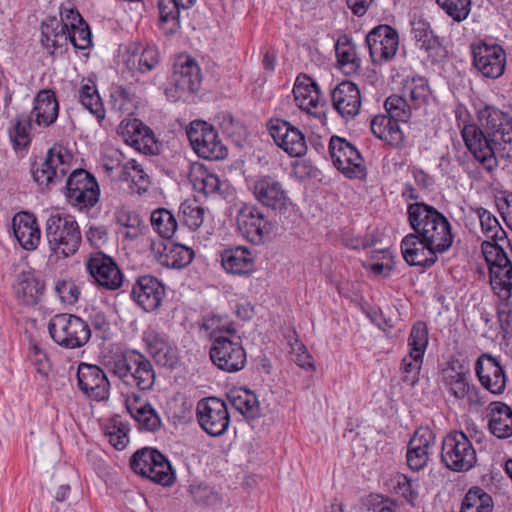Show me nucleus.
I'll return each mask as SVG.
<instances>
[{"mask_svg": "<svg viewBox=\"0 0 512 512\" xmlns=\"http://www.w3.org/2000/svg\"><path fill=\"white\" fill-rule=\"evenodd\" d=\"M450 471L467 472L477 463L476 451L463 431L450 432Z\"/></svg>", "mask_w": 512, "mask_h": 512, "instance_id": "obj_30", "label": "nucleus"}, {"mask_svg": "<svg viewBox=\"0 0 512 512\" xmlns=\"http://www.w3.org/2000/svg\"><path fill=\"white\" fill-rule=\"evenodd\" d=\"M296 105L308 114L315 115L316 109L322 101V95L317 83L308 75L297 76L293 87Z\"/></svg>", "mask_w": 512, "mask_h": 512, "instance_id": "obj_34", "label": "nucleus"}, {"mask_svg": "<svg viewBox=\"0 0 512 512\" xmlns=\"http://www.w3.org/2000/svg\"><path fill=\"white\" fill-rule=\"evenodd\" d=\"M40 30L41 46L49 55L53 56L58 49L67 45L69 33L67 23L63 21L62 15H60V19L55 16L47 17L41 22Z\"/></svg>", "mask_w": 512, "mask_h": 512, "instance_id": "obj_33", "label": "nucleus"}, {"mask_svg": "<svg viewBox=\"0 0 512 512\" xmlns=\"http://www.w3.org/2000/svg\"><path fill=\"white\" fill-rule=\"evenodd\" d=\"M191 182L194 189L205 196L221 195L222 186L225 185V182L221 181L216 174L202 168L192 173Z\"/></svg>", "mask_w": 512, "mask_h": 512, "instance_id": "obj_56", "label": "nucleus"}, {"mask_svg": "<svg viewBox=\"0 0 512 512\" xmlns=\"http://www.w3.org/2000/svg\"><path fill=\"white\" fill-rule=\"evenodd\" d=\"M49 249L57 258L75 255L82 243V234L76 218L71 214H52L46 221Z\"/></svg>", "mask_w": 512, "mask_h": 512, "instance_id": "obj_3", "label": "nucleus"}, {"mask_svg": "<svg viewBox=\"0 0 512 512\" xmlns=\"http://www.w3.org/2000/svg\"><path fill=\"white\" fill-rule=\"evenodd\" d=\"M78 100L81 105L94 115L100 125L105 120L106 111L97 89V85L90 79H83L78 90Z\"/></svg>", "mask_w": 512, "mask_h": 512, "instance_id": "obj_47", "label": "nucleus"}, {"mask_svg": "<svg viewBox=\"0 0 512 512\" xmlns=\"http://www.w3.org/2000/svg\"><path fill=\"white\" fill-rule=\"evenodd\" d=\"M329 153L334 166L349 179H365L367 169L358 149L345 138L332 136Z\"/></svg>", "mask_w": 512, "mask_h": 512, "instance_id": "obj_13", "label": "nucleus"}, {"mask_svg": "<svg viewBox=\"0 0 512 512\" xmlns=\"http://www.w3.org/2000/svg\"><path fill=\"white\" fill-rule=\"evenodd\" d=\"M186 134L198 157L210 161L226 158L228 149L212 124L203 120H194L186 128Z\"/></svg>", "mask_w": 512, "mask_h": 512, "instance_id": "obj_8", "label": "nucleus"}, {"mask_svg": "<svg viewBox=\"0 0 512 512\" xmlns=\"http://www.w3.org/2000/svg\"><path fill=\"white\" fill-rule=\"evenodd\" d=\"M384 107L387 112L386 116L398 124L400 122H408L411 117V111L414 109L411 103L402 95H392L388 97L385 100Z\"/></svg>", "mask_w": 512, "mask_h": 512, "instance_id": "obj_58", "label": "nucleus"}, {"mask_svg": "<svg viewBox=\"0 0 512 512\" xmlns=\"http://www.w3.org/2000/svg\"><path fill=\"white\" fill-rule=\"evenodd\" d=\"M435 444V435L428 427L418 428L407 445L406 461L413 471L422 470L429 460L430 449Z\"/></svg>", "mask_w": 512, "mask_h": 512, "instance_id": "obj_28", "label": "nucleus"}, {"mask_svg": "<svg viewBox=\"0 0 512 512\" xmlns=\"http://www.w3.org/2000/svg\"><path fill=\"white\" fill-rule=\"evenodd\" d=\"M171 81L178 91L179 98L182 94H191L198 91L201 84V70L195 59L191 57H179L174 63Z\"/></svg>", "mask_w": 512, "mask_h": 512, "instance_id": "obj_29", "label": "nucleus"}, {"mask_svg": "<svg viewBox=\"0 0 512 512\" xmlns=\"http://www.w3.org/2000/svg\"><path fill=\"white\" fill-rule=\"evenodd\" d=\"M481 230L488 240L481 244L482 253L489 269L492 284L512 290V255H508V242L512 241L498 219L483 207L475 210Z\"/></svg>", "mask_w": 512, "mask_h": 512, "instance_id": "obj_1", "label": "nucleus"}, {"mask_svg": "<svg viewBox=\"0 0 512 512\" xmlns=\"http://www.w3.org/2000/svg\"><path fill=\"white\" fill-rule=\"evenodd\" d=\"M86 269L95 283L106 290H117L123 284L124 276L116 261L103 252L91 253Z\"/></svg>", "mask_w": 512, "mask_h": 512, "instance_id": "obj_20", "label": "nucleus"}, {"mask_svg": "<svg viewBox=\"0 0 512 512\" xmlns=\"http://www.w3.org/2000/svg\"><path fill=\"white\" fill-rule=\"evenodd\" d=\"M48 332L52 340L65 349L81 348L91 338L90 325L80 316L70 313L54 315L49 320Z\"/></svg>", "mask_w": 512, "mask_h": 512, "instance_id": "obj_6", "label": "nucleus"}, {"mask_svg": "<svg viewBox=\"0 0 512 512\" xmlns=\"http://www.w3.org/2000/svg\"><path fill=\"white\" fill-rule=\"evenodd\" d=\"M494 500L480 486H472L462 499L460 512H493Z\"/></svg>", "mask_w": 512, "mask_h": 512, "instance_id": "obj_52", "label": "nucleus"}, {"mask_svg": "<svg viewBox=\"0 0 512 512\" xmlns=\"http://www.w3.org/2000/svg\"><path fill=\"white\" fill-rule=\"evenodd\" d=\"M196 417L200 427L213 437L223 435L230 424L228 406L217 397L201 399L196 406Z\"/></svg>", "mask_w": 512, "mask_h": 512, "instance_id": "obj_15", "label": "nucleus"}, {"mask_svg": "<svg viewBox=\"0 0 512 512\" xmlns=\"http://www.w3.org/2000/svg\"><path fill=\"white\" fill-rule=\"evenodd\" d=\"M407 219L413 234L425 240L440 239L448 241V220L435 207L424 202H415L407 207Z\"/></svg>", "mask_w": 512, "mask_h": 512, "instance_id": "obj_7", "label": "nucleus"}, {"mask_svg": "<svg viewBox=\"0 0 512 512\" xmlns=\"http://www.w3.org/2000/svg\"><path fill=\"white\" fill-rule=\"evenodd\" d=\"M103 365L126 386L148 391L155 384L154 366L150 359L138 350L125 349L111 352L104 356Z\"/></svg>", "mask_w": 512, "mask_h": 512, "instance_id": "obj_2", "label": "nucleus"}, {"mask_svg": "<svg viewBox=\"0 0 512 512\" xmlns=\"http://www.w3.org/2000/svg\"><path fill=\"white\" fill-rule=\"evenodd\" d=\"M478 122L485 127L496 160H512V115L494 105L476 110Z\"/></svg>", "mask_w": 512, "mask_h": 512, "instance_id": "obj_4", "label": "nucleus"}, {"mask_svg": "<svg viewBox=\"0 0 512 512\" xmlns=\"http://www.w3.org/2000/svg\"><path fill=\"white\" fill-rule=\"evenodd\" d=\"M116 179L129 183L130 188L138 194L145 193L150 185L148 174L135 159L125 162Z\"/></svg>", "mask_w": 512, "mask_h": 512, "instance_id": "obj_49", "label": "nucleus"}, {"mask_svg": "<svg viewBox=\"0 0 512 512\" xmlns=\"http://www.w3.org/2000/svg\"><path fill=\"white\" fill-rule=\"evenodd\" d=\"M181 219L191 230L198 229L204 220L205 210L195 200L185 201L180 206Z\"/></svg>", "mask_w": 512, "mask_h": 512, "instance_id": "obj_62", "label": "nucleus"}, {"mask_svg": "<svg viewBox=\"0 0 512 512\" xmlns=\"http://www.w3.org/2000/svg\"><path fill=\"white\" fill-rule=\"evenodd\" d=\"M104 436L117 450H123L129 443V425L120 415H114L102 425Z\"/></svg>", "mask_w": 512, "mask_h": 512, "instance_id": "obj_51", "label": "nucleus"}, {"mask_svg": "<svg viewBox=\"0 0 512 512\" xmlns=\"http://www.w3.org/2000/svg\"><path fill=\"white\" fill-rule=\"evenodd\" d=\"M422 355H415L409 351L401 361L402 381L407 385L414 386L419 380V373L423 363Z\"/></svg>", "mask_w": 512, "mask_h": 512, "instance_id": "obj_63", "label": "nucleus"}, {"mask_svg": "<svg viewBox=\"0 0 512 512\" xmlns=\"http://www.w3.org/2000/svg\"><path fill=\"white\" fill-rule=\"evenodd\" d=\"M475 374L481 386L494 395L504 393L507 384V375L500 360L489 354L482 353L476 360Z\"/></svg>", "mask_w": 512, "mask_h": 512, "instance_id": "obj_23", "label": "nucleus"}, {"mask_svg": "<svg viewBox=\"0 0 512 512\" xmlns=\"http://www.w3.org/2000/svg\"><path fill=\"white\" fill-rule=\"evenodd\" d=\"M110 110L119 117L133 115L138 108V97L131 86L112 84L109 88Z\"/></svg>", "mask_w": 512, "mask_h": 512, "instance_id": "obj_42", "label": "nucleus"}, {"mask_svg": "<svg viewBox=\"0 0 512 512\" xmlns=\"http://www.w3.org/2000/svg\"><path fill=\"white\" fill-rule=\"evenodd\" d=\"M28 114L31 115V120L34 118L39 127L51 126L59 114V103L54 91L51 89L40 90L34 99V107Z\"/></svg>", "mask_w": 512, "mask_h": 512, "instance_id": "obj_37", "label": "nucleus"}, {"mask_svg": "<svg viewBox=\"0 0 512 512\" xmlns=\"http://www.w3.org/2000/svg\"><path fill=\"white\" fill-rule=\"evenodd\" d=\"M200 328L209 333L210 339L213 341L218 336H225L223 333L235 336L236 329L227 316L218 314H208L202 318Z\"/></svg>", "mask_w": 512, "mask_h": 512, "instance_id": "obj_57", "label": "nucleus"}, {"mask_svg": "<svg viewBox=\"0 0 512 512\" xmlns=\"http://www.w3.org/2000/svg\"><path fill=\"white\" fill-rule=\"evenodd\" d=\"M454 112L467 149L486 170L495 169L498 166V161L494 156L492 143L489 141L491 137L487 136L485 127L480 123L477 125L471 122V115L462 104H458Z\"/></svg>", "mask_w": 512, "mask_h": 512, "instance_id": "obj_5", "label": "nucleus"}, {"mask_svg": "<svg viewBox=\"0 0 512 512\" xmlns=\"http://www.w3.org/2000/svg\"><path fill=\"white\" fill-rule=\"evenodd\" d=\"M448 249V241L436 238L425 240L420 235L409 233L401 241V252L410 266L430 267L437 260V253Z\"/></svg>", "mask_w": 512, "mask_h": 512, "instance_id": "obj_12", "label": "nucleus"}, {"mask_svg": "<svg viewBox=\"0 0 512 512\" xmlns=\"http://www.w3.org/2000/svg\"><path fill=\"white\" fill-rule=\"evenodd\" d=\"M412 39L416 45L424 49L429 56L440 57L445 52L442 40L431 29L430 23L422 14L414 13L410 21Z\"/></svg>", "mask_w": 512, "mask_h": 512, "instance_id": "obj_32", "label": "nucleus"}, {"mask_svg": "<svg viewBox=\"0 0 512 512\" xmlns=\"http://www.w3.org/2000/svg\"><path fill=\"white\" fill-rule=\"evenodd\" d=\"M391 482L393 483L395 493L401 495L411 505H414V502L418 497L417 480L408 477L405 474L397 473L391 479Z\"/></svg>", "mask_w": 512, "mask_h": 512, "instance_id": "obj_61", "label": "nucleus"}, {"mask_svg": "<svg viewBox=\"0 0 512 512\" xmlns=\"http://www.w3.org/2000/svg\"><path fill=\"white\" fill-rule=\"evenodd\" d=\"M160 62V54L155 46H146L139 53V49H129L125 64L131 71L146 73L156 68Z\"/></svg>", "mask_w": 512, "mask_h": 512, "instance_id": "obj_48", "label": "nucleus"}, {"mask_svg": "<svg viewBox=\"0 0 512 512\" xmlns=\"http://www.w3.org/2000/svg\"><path fill=\"white\" fill-rule=\"evenodd\" d=\"M12 228L15 238L25 250H34L37 247L41 232L32 213H17L12 219Z\"/></svg>", "mask_w": 512, "mask_h": 512, "instance_id": "obj_35", "label": "nucleus"}, {"mask_svg": "<svg viewBox=\"0 0 512 512\" xmlns=\"http://www.w3.org/2000/svg\"><path fill=\"white\" fill-rule=\"evenodd\" d=\"M11 124L12 126L8 131V135L14 150L17 151L27 148L31 143V115L27 113L18 114L11 121Z\"/></svg>", "mask_w": 512, "mask_h": 512, "instance_id": "obj_53", "label": "nucleus"}, {"mask_svg": "<svg viewBox=\"0 0 512 512\" xmlns=\"http://www.w3.org/2000/svg\"><path fill=\"white\" fill-rule=\"evenodd\" d=\"M72 154L62 146L51 147L40 164L33 163V180L41 187L50 189L60 183L71 168Z\"/></svg>", "mask_w": 512, "mask_h": 512, "instance_id": "obj_9", "label": "nucleus"}, {"mask_svg": "<svg viewBox=\"0 0 512 512\" xmlns=\"http://www.w3.org/2000/svg\"><path fill=\"white\" fill-rule=\"evenodd\" d=\"M213 365L219 370L235 373L242 370L247 361L246 351L235 336H218L213 340L209 349Z\"/></svg>", "mask_w": 512, "mask_h": 512, "instance_id": "obj_14", "label": "nucleus"}, {"mask_svg": "<svg viewBox=\"0 0 512 512\" xmlns=\"http://www.w3.org/2000/svg\"><path fill=\"white\" fill-rule=\"evenodd\" d=\"M472 64L489 79L503 75L506 67V52L501 45L488 44L484 41L471 44Z\"/></svg>", "mask_w": 512, "mask_h": 512, "instance_id": "obj_18", "label": "nucleus"}, {"mask_svg": "<svg viewBox=\"0 0 512 512\" xmlns=\"http://www.w3.org/2000/svg\"><path fill=\"white\" fill-rule=\"evenodd\" d=\"M165 295L166 288L163 282L150 274L138 276L130 292L131 299L145 312L158 310Z\"/></svg>", "mask_w": 512, "mask_h": 512, "instance_id": "obj_21", "label": "nucleus"}, {"mask_svg": "<svg viewBox=\"0 0 512 512\" xmlns=\"http://www.w3.org/2000/svg\"><path fill=\"white\" fill-rule=\"evenodd\" d=\"M193 5H184L180 0H158V27L165 36L176 34L181 28L180 10Z\"/></svg>", "mask_w": 512, "mask_h": 512, "instance_id": "obj_41", "label": "nucleus"}, {"mask_svg": "<svg viewBox=\"0 0 512 512\" xmlns=\"http://www.w3.org/2000/svg\"><path fill=\"white\" fill-rule=\"evenodd\" d=\"M365 43L371 62L374 65H383L396 56L399 49V34L392 26L380 24L368 32Z\"/></svg>", "mask_w": 512, "mask_h": 512, "instance_id": "obj_17", "label": "nucleus"}, {"mask_svg": "<svg viewBox=\"0 0 512 512\" xmlns=\"http://www.w3.org/2000/svg\"><path fill=\"white\" fill-rule=\"evenodd\" d=\"M126 408L138 423L139 430L155 432L161 427V419L156 410L151 404L142 401L139 395H129L126 398Z\"/></svg>", "mask_w": 512, "mask_h": 512, "instance_id": "obj_36", "label": "nucleus"}, {"mask_svg": "<svg viewBox=\"0 0 512 512\" xmlns=\"http://www.w3.org/2000/svg\"><path fill=\"white\" fill-rule=\"evenodd\" d=\"M334 109L345 119H353L361 107V94L358 86L345 80L340 82L331 92Z\"/></svg>", "mask_w": 512, "mask_h": 512, "instance_id": "obj_31", "label": "nucleus"}, {"mask_svg": "<svg viewBox=\"0 0 512 512\" xmlns=\"http://www.w3.org/2000/svg\"><path fill=\"white\" fill-rule=\"evenodd\" d=\"M428 344V329L424 322L418 321L411 329L408 346L410 352L419 356H424Z\"/></svg>", "mask_w": 512, "mask_h": 512, "instance_id": "obj_64", "label": "nucleus"}, {"mask_svg": "<svg viewBox=\"0 0 512 512\" xmlns=\"http://www.w3.org/2000/svg\"><path fill=\"white\" fill-rule=\"evenodd\" d=\"M60 15L67 23L69 33L67 43L70 42L75 49L79 50L89 48L92 44L90 28L70 0L61 4Z\"/></svg>", "mask_w": 512, "mask_h": 512, "instance_id": "obj_25", "label": "nucleus"}, {"mask_svg": "<svg viewBox=\"0 0 512 512\" xmlns=\"http://www.w3.org/2000/svg\"><path fill=\"white\" fill-rule=\"evenodd\" d=\"M65 196L73 208L87 212L98 203L100 188L92 174L84 169H76L67 178Z\"/></svg>", "mask_w": 512, "mask_h": 512, "instance_id": "obj_10", "label": "nucleus"}, {"mask_svg": "<svg viewBox=\"0 0 512 512\" xmlns=\"http://www.w3.org/2000/svg\"><path fill=\"white\" fill-rule=\"evenodd\" d=\"M153 468H149L147 479L162 486H171L175 481V473L169 460L161 453L156 454Z\"/></svg>", "mask_w": 512, "mask_h": 512, "instance_id": "obj_60", "label": "nucleus"}, {"mask_svg": "<svg viewBox=\"0 0 512 512\" xmlns=\"http://www.w3.org/2000/svg\"><path fill=\"white\" fill-rule=\"evenodd\" d=\"M450 395L462 401L463 406H483L485 401L480 397V389L475 386L471 377L450 375Z\"/></svg>", "mask_w": 512, "mask_h": 512, "instance_id": "obj_44", "label": "nucleus"}, {"mask_svg": "<svg viewBox=\"0 0 512 512\" xmlns=\"http://www.w3.org/2000/svg\"><path fill=\"white\" fill-rule=\"evenodd\" d=\"M143 342L154 361L163 367L174 368L179 361L178 348L169 338L155 330L145 331Z\"/></svg>", "mask_w": 512, "mask_h": 512, "instance_id": "obj_26", "label": "nucleus"}, {"mask_svg": "<svg viewBox=\"0 0 512 512\" xmlns=\"http://www.w3.org/2000/svg\"><path fill=\"white\" fill-rule=\"evenodd\" d=\"M370 128L375 137L392 147L398 148L404 142V134L399 124L386 115L380 114L373 117Z\"/></svg>", "mask_w": 512, "mask_h": 512, "instance_id": "obj_45", "label": "nucleus"}, {"mask_svg": "<svg viewBox=\"0 0 512 512\" xmlns=\"http://www.w3.org/2000/svg\"><path fill=\"white\" fill-rule=\"evenodd\" d=\"M232 407L248 420H255L261 415L258 398L246 388L233 389L228 393Z\"/></svg>", "mask_w": 512, "mask_h": 512, "instance_id": "obj_46", "label": "nucleus"}, {"mask_svg": "<svg viewBox=\"0 0 512 512\" xmlns=\"http://www.w3.org/2000/svg\"><path fill=\"white\" fill-rule=\"evenodd\" d=\"M221 266L228 274L250 276L256 271V256L246 246H234L223 249L220 254Z\"/></svg>", "mask_w": 512, "mask_h": 512, "instance_id": "obj_27", "label": "nucleus"}, {"mask_svg": "<svg viewBox=\"0 0 512 512\" xmlns=\"http://www.w3.org/2000/svg\"><path fill=\"white\" fill-rule=\"evenodd\" d=\"M150 223L153 230L164 239H171L178 227L176 217L166 208H157L152 211Z\"/></svg>", "mask_w": 512, "mask_h": 512, "instance_id": "obj_55", "label": "nucleus"}, {"mask_svg": "<svg viewBox=\"0 0 512 512\" xmlns=\"http://www.w3.org/2000/svg\"><path fill=\"white\" fill-rule=\"evenodd\" d=\"M267 129L275 144L290 157H302L306 154L305 136L290 122L281 118H272L267 123Z\"/></svg>", "mask_w": 512, "mask_h": 512, "instance_id": "obj_19", "label": "nucleus"}, {"mask_svg": "<svg viewBox=\"0 0 512 512\" xmlns=\"http://www.w3.org/2000/svg\"><path fill=\"white\" fill-rule=\"evenodd\" d=\"M335 55L339 68L346 75L359 74L362 60L357 54L356 45L347 34H341L335 42Z\"/></svg>", "mask_w": 512, "mask_h": 512, "instance_id": "obj_40", "label": "nucleus"}, {"mask_svg": "<svg viewBox=\"0 0 512 512\" xmlns=\"http://www.w3.org/2000/svg\"><path fill=\"white\" fill-rule=\"evenodd\" d=\"M118 134L127 145L141 153L149 155L159 153L158 142L152 129L139 119L122 120L118 127Z\"/></svg>", "mask_w": 512, "mask_h": 512, "instance_id": "obj_22", "label": "nucleus"}, {"mask_svg": "<svg viewBox=\"0 0 512 512\" xmlns=\"http://www.w3.org/2000/svg\"><path fill=\"white\" fill-rule=\"evenodd\" d=\"M45 283L31 272H23L19 275L14 285L15 297L19 304L35 306L44 294Z\"/></svg>", "mask_w": 512, "mask_h": 512, "instance_id": "obj_39", "label": "nucleus"}, {"mask_svg": "<svg viewBox=\"0 0 512 512\" xmlns=\"http://www.w3.org/2000/svg\"><path fill=\"white\" fill-rule=\"evenodd\" d=\"M488 428L498 439L512 436V408L502 401H492L487 406Z\"/></svg>", "mask_w": 512, "mask_h": 512, "instance_id": "obj_38", "label": "nucleus"}, {"mask_svg": "<svg viewBox=\"0 0 512 512\" xmlns=\"http://www.w3.org/2000/svg\"><path fill=\"white\" fill-rule=\"evenodd\" d=\"M402 96H404L414 109H418L427 104L432 93L428 81L424 77H408L402 87Z\"/></svg>", "mask_w": 512, "mask_h": 512, "instance_id": "obj_50", "label": "nucleus"}, {"mask_svg": "<svg viewBox=\"0 0 512 512\" xmlns=\"http://www.w3.org/2000/svg\"><path fill=\"white\" fill-rule=\"evenodd\" d=\"M237 229L248 242L260 245L273 231L274 225L257 205L242 203L236 215Z\"/></svg>", "mask_w": 512, "mask_h": 512, "instance_id": "obj_11", "label": "nucleus"}, {"mask_svg": "<svg viewBox=\"0 0 512 512\" xmlns=\"http://www.w3.org/2000/svg\"><path fill=\"white\" fill-rule=\"evenodd\" d=\"M78 388L90 399H108L110 382L105 372L97 365L81 363L77 369Z\"/></svg>", "mask_w": 512, "mask_h": 512, "instance_id": "obj_24", "label": "nucleus"}, {"mask_svg": "<svg viewBox=\"0 0 512 512\" xmlns=\"http://www.w3.org/2000/svg\"><path fill=\"white\" fill-rule=\"evenodd\" d=\"M194 257L195 251L191 247L176 242H168L163 245L157 259L160 265L179 270L190 265Z\"/></svg>", "mask_w": 512, "mask_h": 512, "instance_id": "obj_43", "label": "nucleus"}, {"mask_svg": "<svg viewBox=\"0 0 512 512\" xmlns=\"http://www.w3.org/2000/svg\"><path fill=\"white\" fill-rule=\"evenodd\" d=\"M115 219L120 226L119 232L124 238L135 240L142 234L143 222L135 211L124 207L118 208L115 212Z\"/></svg>", "mask_w": 512, "mask_h": 512, "instance_id": "obj_54", "label": "nucleus"}, {"mask_svg": "<svg viewBox=\"0 0 512 512\" xmlns=\"http://www.w3.org/2000/svg\"><path fill=\"white\" fill-rule=\"evenodd\" d=\"M250 190L258 203L279 213L285 212L292 205L283 184L273 175L255 176Z\"/></svg>", "mask_w": 512, "mask_h": 512, "instance_id": "obj_16", "label": "nucleus"}, {"mask_svg": "<svg viewBox=\"0 0 512 512\" xmlns=\"http://www.w3.org/2000/svg\"><path fill=\"white\" fill-rule=\"evenodd\" d=\"M125 164V156L118 148L111 144L104 145L101 150V165L106 175L115 180L117 175L115 172L122 169Z\"/></svg>", "mask_w": 512, "mask_h": 512, "instance_id": "obj_59", "label": "nucleus"}]
</instances>
